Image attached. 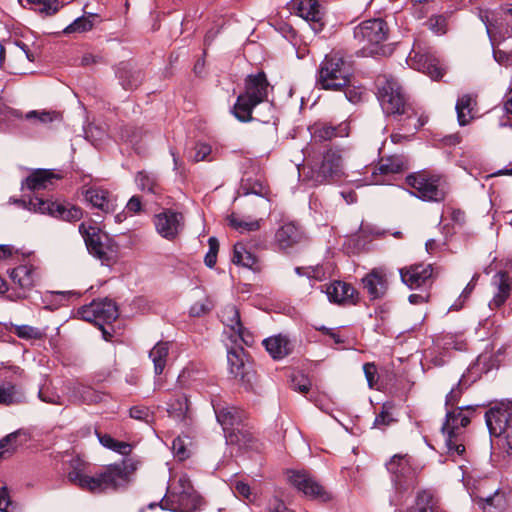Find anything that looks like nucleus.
I'll return each instance as SVG.
<instances>
[{
    "label": "nucleus",
    "mask_w": 512,
    "mask_h": 512,
    "mask_svg": "<svg viewBox=\"0 0 512 512\" xmlns=\"http://www.w3.org/2000/svg\"><path fill=\"white\" fill-rule=\"evenodd\" d=\"M394 422H396L394 405L391 402H386L382 405L381 412L374 420V427L383 429Z\"/></svg>",
    "instance_id": "obj_43"
},
{
    "label": "nucleus",
    "mask_w": 512,
    "mask_h": 512,
    "mask_svg": "<svg viewBox=\"0 0 512 512\" xmlns=\"http://www.w3.org/2000/svg\"><path fill=\"white\" fill-rule=\"evenodd\" d=\"M428 3V0H411V5L414 9V14L418 18H423L427 10L425 9L426 4Z\"/></svg>",
    "instance_id": "obj_61"
},
{
    "label": "nucleus",
    "mask_w": 512,
    "mask_h": 512,
    "mask_svg": "<svg viewBox=\"0 0 512 512\" xmlns=\"http://www.w3.org/2000/svg\"><path fill=\"white\" fill-rule=\"evenodd\" d=\"M172 451L178 460L183 461L190 456L185 439L177 437L172 442Z\"/></svg>",
    "instance_id": "obj_53"
},
{
    "label": "nucleus",
    "mask_w": 512,
    "mask_h": 512,
    "mask_svg": "<svg viewBox=\"0 0 512 512\" xmlns=\"http://www.w3.org/2000/svg\"><path fill=\"white\" fill-rule=\"evenodd\" d=\"M21 430L14 431L0 440V459L10 457L17 448V438Z\"/></svg>",
    "instance_id": "obj_44"
},
{
    "label": "nucleus",
    "mask_w": 512,
    "mask_h": 512,
    "mask_svg": "<svg viewBox=\"0 0 512 512\" xmlns=\"http://www.w3.org/2000/svg\"><path fill=\"white\" fill-rule=\"evenodd\" d=\"M462 394L461 380L453 387L446 396V406H454L460 399Z\"/></svg>",
    "instance_id": "obj_59"
},
{
    "label": "nucleus",
    "mask_w": 512,
    "mask_h": 512,
    "mask_svg": "<svg viewBox=\"0 0 512 512\" xmlns=\"http://www.w3.org/2000/svg\"><path fill=\"white\" fill-rule=\"evenodd\" d=\"M232 262L245 268L255 269L257 258L252 252L247 250L243 243H236L233 249Z\"/></svg>",
    "instance_id": "obj_37"
},
{
    "label": "nucleus",
    "mask_w": 512,
    "mask_h": 512,
    "mask_svg": "<svg viewBox=\"0 0 512 512\" xmlns=\"http://www.w3.org/2000/svg\"><path fill=\"white\" fill-rule=\"evenodd\" d=\"M25 396L15 385L3 384L0 385V405H14L23 403Z\"/></svg>",
    "instance_id": "obj_38"
},
{
    "label": "nucleus",
    "mask_w": 512,
    "mask_h": 512,
    "mask_svg": "<svg viewBox=\"0 0 512 512\" xmlns=\"http://www.w3.org/2000/svg\"><path fill=\"white\" fill-rule=\"evenodd\" d=\"M408 168V161L402 155H392L382 158L377 168H374L366 184L381 185L389 181L391 175L401 173Z\"/></svg>",
    "instance_id": "obj_16"
},
{
    "label": "nucleus",
    "mask_w": 512,
    "mask_h": 512,
    "mask_svg": "<svg viewBox=\"0 0 512 512\" xmlns=\"http://www.w3.org/2000/svg\"><path fill=\"white\" fill-rule=\"evenodd\" d=\"M485 419L490 434L501 438L507 451L512 450V402H501L490 408Z\"/></svg>",
    "instance_id": "obj_10"
},
{
    "label": "nucleus",
    "mask_w": 512,
    "mask_h": 512,
    "mask_svg": "<svg viewBox=\"0 0 512 512\" xmlns=\"http://www.w3.org/2000/svg\"><path fill=\"white\" fill-rule=\"evenodd\" d=\"M142 203L139 196H132L127 202L126 209L132 213H138L141 211Z\"/></svg>",
    "instance_id": "obj_63"
},
{
    "label": "nucleus",
    "mask_w": 512,
    "mask_h": 512,
    "mask_svg": "<svg viewBox=\"0 0 512 512\" xmlns=\"http://www.w3.org/2000/svg\"><path fill=\"white\" fill-rule=\"evenodd\" d=\"M201 505V498L188 475L182 472L171 474L167 492L159 506L171 512H197Z\"/></svg>",
    "instance_id": "obj_2"
},
{
    "label": "nucleus",
    "mask_w": 512,
    "mask_h": 512,
    "mask_svg": "<svg viewBox=\"0 0 512 512\" xmlns=\"http://www.w3.org/2000/svg\"><path fill=\"white\" fill-rule=\"evenodd\" d=\"M25 118L28 120H36L41 124H48L59 118V114L55 111H29Z\"/></svg>",
    "instance_id": "obj_50"
},
{
    "label": "nucleus",
    "mask_w": 512,
    "mask_h": 512,
    "mask_svg": "<svg viewBox=\"0 0 512 512\" xmlns=\"http://www.w3.org/2000/svg\"><path fill=\"white\" fill-rule=\"evenodd\" d=\"M227 361L231 374H233L235 377L244 376V362L238 352L229 351L227 354Z\"/></svg>",
    "instance_id": "obj_49"
},
{
    "label": "nucleus",
    "mask_w": 512,
    "mask_h": 512,
    "mask_svg": "<svg viewBox=\"0 0 512 512\" xmlns=\"http://www.w3.org/2000/svg\"><path fill=\"white\" fill-rule=\"evenodd\" d=\"M328 296L331 302L341 304L350 302L356 303L357 292L353 286L341 281H334L326 286L325 290H322Z\"/></svg>",
    "instance_id": "obj_28"
},
{
    "label": "nucleus",
    "mask_w": 512,
    "mask_h": 512,
    "mask_svg": "<svg viewBox=\"0 0 512 512\" xmlns=\"http://www.w3.org/2000/svg\"><path fill=\"white\" fill-rule=\"evenodd\" d=\"M211 309V303L209 300L199 301L193 304L190 308V314L192 316H201L207 313Z\"/></svg>",
    "instance_id": "obj_58"
},
{
    "label": "nucleus",
    "mask_w": 512,
    "mask_h": 512,
    "mask_svg": "<svg viewBox=\"0 0 512 512\" xmlns=\"http://www.w3.org/2000/svg\"><path fill=\"white\" fill-rule=\"evenodd\" d=\"M473 99L470 95H463L456 103L458 122L461 126L469 123L472 119Z\"/></svg>",
    "instance_id": "obj_42"
},
{
    "label": "nucleus",
    "mask_w": 512,
    "mask_h": 512,
    "mask_svg": "<svg viewBox=\"0 0 512 512\" xmlns=\"http://www.w3.org/2000/svg\"><path fill=\"white\" fill-rule=\"evenodd\" d=\"M343 175L342 158L336 151L329 150L320 164L310 167L306 177L313 185H320L339 179Z\"/></svg>",
    "instance_id": "obj_12"
},
{
    "label": "nucleus",
    "mask_w": 512,
    "mask_h": 512,
    "mask_svg": "<svg viewBox=\"0 0 512 512\" xmlns=\"http://www.w3.org/2000/svg\"><path fill=\"white\" fill-rule=\"evenodd\" d=\"M24 6V2L31 5V8L45 16H51L58 12L61 4L58 0H19Z\"/></svg>",
    "instance_id": "obj_41"
},
{
    "label": "nucleus",
    "mask_w": 512,
    "mask_h": 512,
    "mask_svg": "<svg viewBox=\"0 0 512 512\" xmlns=\"http://www.w3.org/2000/svg\"><path fill=\"white\" fill-rule=\"evenodd\" d=\"M312 139L315 142L331 140L335 137H346L349 135V126L343 122L336 126L328 123L318 122L310 127Z\"/></svg>",
    "instance_id": "obj_27"
},
{
    "label": "nucleus",
    "mask_w": 512,
    "mask_h": 512,
    "mask_svg": "<svg viewBox=\"0 0 512 512\" xmlns=\"http://www.w3.org/2000/svg\"><path fill=\"white\" fill-rule=\"evenodd\" d=\"M411 512H434L431 494L426 491L419 493Z\"/></svg>",
    "instance_id": "obj_51"
},
{
    "label": "nucleus",
    "mask_w": 512,
    "mask_h": 512,
    "mask_svg": "<svg viewBox=\"0 0 512 512\" xmlns=\"http://www.w3.org/2000/svg\"><path fill=\"white\" fill-rule=\"evenodd\" d=\"M130 416L137 420L147 421L150 416V412L149 409L144 406H134L130 409Z\"/></svg>",
    "instance_id": "obj_60"
},
{
    "label": "nucleus",
    "mask_w": 512,
    "mask_h": 512,
    "mask_svg": "<svg viewBox=\"0 0 512 512\" xmlns=\"http://www.w3.org/2000/svg\"><path fill=\"white\" fill-rule=\"evenodd\" d=\"M428 27L433 33L443 35L447 31V19L443 15L432 16L428 20Z\"/></svg>",
    "instance_id": "obj_52"
},
{
    "label": "nucleus",
    "mask_w": 512,
    "mask_h": 512,
    "mask_svg": "<svg viewBox=\"0 0 512 512\" xmlns=\"http://www.w3.org/2000/svg\"><path fill=\"white\" fill-rule=\"evenodd\" d=\"M213 409L218 423L222 426L227 443L240 445V426L243 421V411L230 405L213 403Z\"/></svg>",
    "instance_id": "obj_14"
},
{
    "label": "nucleus",
    "mask_w": 512,
    "mask_h": 512,
    "mask_svg": "<svg viewBox=\"0 0 512 512\" xmlns=\"http://www.w3.org/2000/svg\"><path fill=\"white\" fill-rule=\"evenodd\" d=\"M302 238L300 229L293 223L281 226L276 232V241L280 248L287 249L298 243Z\"/></svg>",
    "instance_id": "obj_31"
},
{
    "label": "nucleus",
    "mask_w": 512,
    "mask_h": 512,
    "mask_svg": "<svg viewBox=\"0 0 512 512\" xmlns=\"http://www.w3.org/2000/svg\"><path fill=\"white\" fill-rule=\"evenodd\" d=\"M78 316L88 322H94L98 326V320L96 315L95 302L93 301L89 305L81 307L77 311Z\"/></svg>",
    "instance_id": "obj_55"
},
{
    "label": "nucleus",
    "mask_w": 512,
    "mask_h": 512,
    "mask_svg": "<svg viewBox=\"0 0 512 512\" xmlns=\"http://www.w3.org/2000/svg\"><path fill=\"white\" fill-rule=\"evenodd\" d=\"M387 469L393 475L396 485H413V473L406 455H394L387 463Z\"/></svg>",
    "instance_id": "obj_24"
},
{
    "label": "nucleus",
    "mask_w": 512,
    "mask_h": 512,
    "mask_svg": "<svg viewBox=\"0 0 512 512\" xmlns=\"http://www.w3.org/2000/svg\"><path fill=\"white\" fill-rule=\"evenodd\" d=\"M268 86L269 83L263 72L249 75L246 78L245 91L238 96L232 110L239 121L249 122L253 120L252 110L267 99Z\"/></svg>",
    "instance_id": "obj_4"
},
{
    "label": "nucleus",
    "mask_w": 512,
    "mask_h": 512,
    "mask_svg": "<svg viewBox=\"0 0 512 512\" xmlns=\"http://www.w3.org/2000/svg\"><path fill=\"white\" fill-rule=\"evenodd\" d=\"M136 465L131 460H123L106 466L95 475H88L81 467H74L67 475L68 480L82 490L93 494L125 489L132 482Z\"/></svg>",
    "instance_id": "obj_1"
},
{
    "label": "nucleus",
    "mask_w": 512,
    "mask_h": 512,
    "mask_svg": "<svg viewBox=\"0 0 512 512\" xmlns=\"http://www.w3.org/2000/svg\"><path fill=\"white\" fill-rule=\"evenodd\" d=\"M477 503L483 512H505L508 507L507 494L496 489L492 494L477 496Z\"/></svg>",
    "instance_id": "obj_29"
},
{
    "label": "nucleus",
    "mask_w": 512,
    "mask_h": 512,
    "mask_svg": "<svg viewBox=\"0 0 512 512\" xmlns=\"http://www.w3.org/2000/svg\"><path fill=\"white\" fill-rule=\"evenodd\" d=\"M268 512H292L289 508L286 507L283 501L278 498L273 499L269 504Z\"/></svg>",
    "instance_id": "obj_64"
},
{
    "label": "nucleus",
    "mask_w": 512,
    "mask_h": 512,
    "mask_svg": "<svg viewBox=\"0 0 512 512\" xmlns=\"http://www.w3.org/2000/svg\"><path fill=\"white\" fill-rule=\"evenodd\" d=\"M352 70L340 52L327 54L319 65L316 84L324 90L340 91L350 84Z\"/></svg>",
    "instance_id": "obj_3"
},
{
    "label": "nucleus",
    "mask_w": 512,
    "mask_h": 512,
    "mask_svg": "<svg viewBox=\"0 0 512 512\" xmlns=\"http://www.w3.org/2000/svg\"><path fill=\"white\" fill-rule=\"evenodd\" d=\"M406 183L415 190L413 194L423 201L441 202L448 193L445 178L439 174L427 171L408 175Z\"/></svg>",
    "instance_id": "obj_6"
},
{
    "label": "nucleus",
    "mask_w": 512,
    "mask_h": 512,
    "mask_svg": "<svg viewBox=\"0 0 512 512\" xmlns=\"http://www.w3.org/2000/svg\"><path fill=\"white\" fill-rule=\"evenodd\" d=\"M169 416L177 422L185 420L188 412V399L185 395L177 396L168 404Z\"/></svg>",
    "instance_id": "obj_40"
},
{
    "label": "nucleus",
    "mask_w": 512,
    "mask_h": 512,
    "mask_svg": "<svg viewBox=\"0 0 512 512\" xmlns=\"http://www.w3.org/2000/svg\"><path fill=\"white\" fill-rule=\"evenodd\" d=\"M117 76L122 87L126 90L138 87L143 79L140 71L132 70L127 64H121Z\"/></svg>",
    "instance_id": "obj_36"
},
{
    "label": "nucleus",
    "mask_w": 512,
    "mask_h": 512,
    "mask_svg": "<svg viewBox=\"0 0 512 512\" xmlns=\"http://www.w3.org/2000/svg\"><path fill=\"white\" fill-rule=\"evenodd\" d=\"M135 182L142 192L156 195L161 191L157 178L151 173L145 171L138 172L135 177Z\"/></svg>",
    "instance_id": "obj_39"
},
{
    "label": "nucleus",
    "mask_w": 512,
    "mask_h": 512,
    "mask_svg": "<svg viewBox=\"0 0 512 512\" xmlns=\"http://www.w3.org/2000/svg\"><path fill=\"white\" fill-rule=\"evenodd\" d=\"M154 225L157 233L166 240H174L184 228V216L171 209L154 216Z\"/></svg>",
    "instance_id": "obj_17"
},
{
    "label": "nucleus",
    "mask_w": 512,
    "mask_h": 512,
    "mask_svg": "<svg viewBox=\"0 0 512 512\" xmlns=\"http://www.w3.org/2000/svg\"><path fill=\"white\" fill-rule=\"evenodd\" d=\"M263 345L273 359H282L291 352L289 340L282 335L263 340Z\"/></svg>",
    "instance_id": "obj_32"
},
{
    "label": "nucleus",
    "mask_w": 512,
    "mask_h": 512,
    "mask_svg": "<svg viewBox=\"0 0 512 512\" xmlns=\"http://www.w3.org/2000/svg\"><path fill=\"white\" fill-rule=\"evenodd\" d=\"M59 178L52 170L36 169L22 181L21 190L38 191L49 189L54 184V181Z\"/></svg>",
    "instance_id": "obj_23"
},
{
    "label": "nucleus",
    "mask_w": 512,
    "mask_h": 512,
    "mask_svg": "<svg viewBox=\"0 0 512 512\" xmlns=\"http://www.w3.org/2000/svg\"><path fill=\"white\" fill-rule=\"evenodd\" d=\"M364 373L366 376V379L368 381V384L370 387H373V384L375 382V376H376V367L374 364L366 363L363 366Z\"/></svg>",
    "instance_id": "obj_62"
},
{
    "label": "nucleus",
    "mask_w": 512,
    "mask_h": 512,
    "mask_svg": "<svg viewBox=\"0 0 512 512\" xmlns=\"http://www.w3.org/2000/svg\"><path fill=\"white\" fill-rule=\"evenodd\" d=\"M288 9L291 13L309 22L315 33L322 31L323 14L317 0H291L288 3Z\"/></svg>",
    "instance_id": "obj_19"
},
{
    "label": "nucleus",
    "mask_w": 512,
    "mask_h": 512,
    "mask_svg": "<svg viewBox=\"0 0 512 512\" xmlns=\"http://www.w3.org/2000/svg\"><path fill=\"white\" fill-rule=\"evenodd\" d=\"M79 232L84 238L89 253L103 265L110 266L116 262L118 246L113 240L106 235H101L96 227L87 226L84 223L79 225Z\"/></svg>",
    "instance_id": "obj_7"
},
{
    "label": "nucleus",
    "mask_w": 512,
    "mask_h": 512,
    "mask_svg": "<svg viewBox=\"0 0 512 512\" xmlns=\"http://www.w3.org/2000/svg\"><path fill=\"white\" fill-rule=\"evenodd\" d=\"M376 85L380 105L386 114L402 115L406 113V97L401 86L392 76H378Z\"/></svg>",
    "instance_id": "obj_8"
},
{
    "label": "nucleus",
    "mask_w": 512,
    "mask_h": 512,
    "mask_svg": "<svg viewBox=\"0 0 512 512\" xmlns=\"http://www.w3.org/2000/svg\"><path fill=\"white\" fill-rule=\"evenodd\" d=\"M287 479L292 486L301 491L304 495L322 501L329 500L328 493L309 473L290 470L287 472Z\"/></svg>",
    "instance_id": "obj_18"
},
{
    "label": "nucleus",
    "mask_w": 512,
    "mask_h": 512,
    "mask_svg": "<svg viewBox=\"0 0 512 512\" xmlns=\"http://www.w3.org/2000/svg\"><path fill=\"white\" fill-rule=\"evenodd\" d=\"M10 201L29 211L49 214L55 218L68 222L78 221L83 216V212L79 207L70 204L65 205L57 202L45 201L38 197L29 198V200L24 198L10 199Z\"/></svg>",
    "instance_id": "obj_9"
},
{
    "label": "nucleus",
    "mask_w": 512,
    "mask_h": 512,
    "mask_svg": "<svg viewBox=\"0 0 512 512\" xmlns=\"http://www.w3.org/2000/svg\"><path fill=\"white\" fill-rule=\"evenodd\" d=\"M85 200L94 208L104 213H112L116 209V198L107 190L98 187L88 188L84 193Z\"/></svg>",
    "instance_id": "obj_26"
},
{
    "label": "nucleus",
    "mask_w": 512,
    "mask_h": 512,
    "mask_svg": "<svg viewBox=\"0 0 512 512\" xmlns=\"http://www.w3.org/2000/svg\"><path fill=\"white\" fill-rule=\"evenodd\" d=\"M71 398L73 401L87 404L98 403L102 400V394L89 386L74 384L71 388Z\"/></svg>",
    "instance_id": "obj_34"
},
{
    "label": "nucleus",
    "mask_w": 512,
    "mask_h": 512,
    "mask_svg": "<svg viewBox=\"0 0 512 512\" xmlns=\"http://www.w3.org/2000/svg\"><path fill=\"white\" fill-rule=\"evenodd\" d=\"M407 62L411 68L428 75L433 80L440 79L444 74L439 60L420 45H414Z\"/></svg>",
    "instance_id": "obj_15"
},
{
    "label": "nucleus",
    "mask_w": 512,
    "mask_h": 512,
    "mask_svg": "<svg viewBox=\"0 0 512 512\" xmlns=\"http://www.w3.org/2000/svg\"><path fill=\"white\" fill-rule=\"evenodd\" d=\"M169 355V343L158 342L150 351L149 357L154 364V372L156 375L162 374Z\"/></svg>",
    "instance_id": "obj_35"
},
{
    "label": "nucleus",
    "mask_w": 512,
    "mask_h": 512,
    "mask_svg": "<svg viewBox=\"0 0 512 512\" xmlns=\"http://www.w3.org/2000/svg\"><path fill=\"white\" fill-rule=\"evenodd\" d=\"M194 150L195 154L193 155V160L195 162L207 160V157L211 153V147L205 143L196 144Z\"/></svg>",
    "instance_id": "obj_57"
},
{
    "label": "nucleus",
    "mask_w": 512,
    "mask_h": 512,
    "mask_svg": "<svg viewBox=\"0 0 512 512\" xmlns=\"http://www.w3.org/2000/svg\"><path fill=\"white\" fill-rule=\"evenodd\" d=\"M266 192V188L260 180H252L250 178L243 179L242 184L239 190L240 195H264Z\"/></svg>",
    "instance_id": "obj_46"
},
{
    "label": "nucleus",
    "mask_w": 512,
    "mask_h": 512,
    "mask_svg": "<svg viewBox=\"0 0 512 512\" xmlns=\"http://www.w3.org/2000/svg\"><path fill=\"white\" fill-rule=\"evenodd\" d=\"M470 423V417L459 407L455 410L447 411L446 420L442 426V432L445 437V445L449 456H460L465 451V446L460 439L462 429Z\"/></svg>",
    "instance_id": "obj_11"
},
{
    "label": "nucleus",
    "mask_w": 512,
    "mask_h": 512,
    "mask_svg": "<svg viewBox=\"0 0 512 512\" xmlns=\"http://www.w3.org/2000/svg\"><path fill=\"white\" fill-rule=\"evenodd\" d=\"M220 319L233 333L243 338L244 328L240 320L239 311L234 305L225 306L220 312Z\"/></svg>",
    "instance_id": "obj_33"
},
{
    "label": "nucleus",
    "mask_w": 512,
    "mask_h": 512,
    "mask_svg": "<svg viewBox=\"0 0 512 512\" xmlns=\"http://www.w3.org/2000/svg\"><path fill=\"white\" fill-rule=\"evenodd\" d=\"M33 61V55L27 46L19 42L8 41L0 45V65L11 74H25L23 65Z\"/></svg>",
    "instance_id": "obj_13"
},
{
    "label": "nucleus",
    "mask_w": 512,
    "mask_h": 512,
    "mask_svg": "<svg viewBox=\"0 0 512 512\" xmlns=\"http://www.w3.org/2000/svg\"><path fill=\"white\" fill-rule=\"evenodd\" d=\"M38 397L41 401L54 404V405H62L61 397L54 391L40 389L38 392Z\"/></svg>",
    "instance_id": "obj_56"
},
{
    "label": "nucleus",
    "mask_w": 512,
    "mask_h": 512,
    "mask_svg": "<svg viewBox=\"0 0 512 512\" xmlns=\"http://www.w3.org/2000/svg\"><path fill=\"white\" fill-rule=\"evenodd\" d=\"M389 27L381 18L365 20L353 31L354 39L366 55H382L385 53L383 43L388 39Z\"/></svg>",
    "instance_id": "obj_5"
},
{
    "label": "nucleus",
    "mask_w": 512,
    "mask_h": 512,
    "mask_svg": "<svg viewBox=\"0 0 512 512\" xmlns=\"http://www.w3.org/2000/svg\"><path fill=\"white\" fill-rule=\"evenodd\" d=\"M433 275L432 265L415 264L400 269L401 280L410 289H417L427 285Z\"/></svg>",
    "instance_id": "obj_21"
},
{
    "label": "nucleus",
    "mask_w": 512,
    "mask_h": 512,
    "mask_svg": "<svg viewBox=\"0 0 512 512\" xmlns=\"http://www.w3.org/2000/svg\"><path fill=\"white\" fill-rule=\"evenodd\" d=\"M491 284L495 288V292L489 302V307L490 309H497L506 302L511 294L512 283L508 272L499 271L496 273L492 278Z\"/></svg>",
    "instance_id": "obj_25"
},
{
    "label": "nucleus",
    "mask_w": 512,
    "mask_h": 512,
    "mask_svg": "<svg viewBox=\"0 0 512 512\" xmlns=\"http://www.w3.org/2000/svg\"><path fill=\"white\" fill-rule=\"evenodd\" d=\"M228 221L240 233L256 231L260 228V220H243L235 214L230 215Z\"/></svg>",
    "instance_id": "obj_45"
},
{
    "label": "nucleus",
    "mask_w": 512,
    "mask_h": 512,
    "mask_svg": "<svg viewBox=\"0 0 512 512\" xmlns=\"http://www.w3.org/2000/svg\"><path fill=\"white\" fill-rule=\"evenodd\" d=\"M15 334L23 339H40L42 337V332L38 328L29 325L16 326Z\"/></svg>",
    "instance_id": "obj_54"
},
{
    "label": "nucleus",
    "mask_w": 512,
    "mask_h": 512,
    "mask_svg": "<svg viewBox=\"0 0 512 512\" xmlns=\"http://www.w3.org/2000/svg\"><path fill=\"white\" fill-rule=\"evenodd\" d=\"M10 279L15 286L21 289L16 293V298L20 299L26 297V292L35 285L38 273L33 265L23 264L11 270Z\"/></svg>",
    "instance_id": "obj_22"
},
{
    "label": "nucleus",
    "mask_w": 512,
    "mask_h": 512,
    "mask_svg": "<svg viewBox=\"0 0 512 512\" xmlns=\"http://www.w3.org/2000/svg\"><path fill=\"white\" fill-rule=\"evenodd\" d=\"M437 345L444 350H457L463 351L466 349L465 340L456 335H446L438 340Z\"/></svg>",
    "instance_id": "obj_47"
},
{
    "label": "nucleus",
    "mask_w": 512,
    "mask_h": 512,
    "mask_svg": "<svg viewBox=\"0 0 512 512\" xmlns=\"http://www.w3.org/2000/svg\"><path fill=\"white\" fill-rule=\"evenodd\" d=\"M93 27V22L89 17H79L64 29V33H82L89 31Z\"/></svg>",
    "instance_id": "obj_48"
},
{
    "label": "nucleus",
    "mask_w": 512,
    "mask_h": 512,
    "mask_svg": "<svg viewBox=\"0 0 512 512\" xmlns=\"http://www.w3.org/2000/svg\"><path fill=\"white\" fill-rule=\"evenodd\" d=\"M94 302L98 326L102 330L105 339L108 340L106 337L107 332L103 329V325L109 324L118 318V308L115 302L110 299L94 300Z\"/></svg>",
    "instance_id": "obj_30"
},
{
    "label": "nucleus",
    "mask_w": 512,
    "mask_h": 512,
    "mask_svg": "<svg viewBox=\"0 0 512 512\" xmlns=\"http://www.w3.org/2000/svg\"><path fill=\"white\" fill-rule=\"evenodd\" d=\"M362 284L370 299L384 297L389 286L387 270L383 267L372 269L362 278Z\"/></svg>",
    "instance_id": "obj_20"
}]
</instances>
